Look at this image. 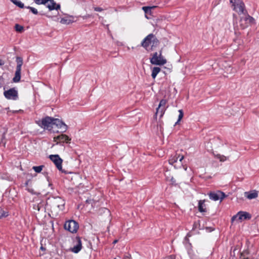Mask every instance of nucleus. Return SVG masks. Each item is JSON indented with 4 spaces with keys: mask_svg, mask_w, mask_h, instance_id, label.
Listing matches in <instances>:
<instances>
[{
    "mask_svg": "<svg viewBox=\"0 0 259 259\" xmlns=\"http://www.w3.org/2000/svg\"><path fill=\"white\" fill-rule=\"evenodd\" d=\"M65 202L60 197H56L50 200V205L52 212L57 213L64 208Z\"/></svg>",
    "mask_w": 259,
    "mask_h": 259,
    "instance_id": "1",
    "label": "nucleus"
},
{
    "mask_svg": "<svg viewBox=\"0 0 259 259\" xmlns=\"http://www.w3.org/2000/svg\"><path fill=\"white\" fill-rule=\"evenodd\" d=\"M150 63L154 65H163L166 63V60L162 56V51H160L159 54L157 52L153 54L150 58Z\"/></svg>",
    "mask_w": 259,
    "mask_h": 259,
    "instance_id": "2",
    "label": "nucleus"
},
{
    "mask_svg": "<svg viewBox=\"0 0 259 259\" xmlns=\"http://www.w3.org/2000/svg\"><path fill=\"white\" fill-rule=\"evenodd\" d=\"M230 3L232 4L233 10L239 14H245V5L241 0H230Z\"/></svg>",
    "mask_w": 259,
    "mask_h": 259,
    "instance_id": "3",
    "label": "nucleus"
},
{
    "mask_svg": "<svg viewBox=\"0 0 259 259\" xmlns=\"http://www.w3.org/2000/svg\"><path fill=\"white\" fill-rule=\"evenodd\" d=\"M57 168L62 172L71 174L73 170L71 163H55Z\"/></svg>",
    "mask_w": 259,
    "mask_h": 259,
    "instance_id": "4",
    "label": "nucleus"
},
{
    "mask_svg": "<svg viewBox=\"0 0 259 259\" xmlns=\"http://www.w3.org/2000/svg\"><path fill=\"white\" fill-rule=\"evenodd\" d=\"M54 120V118L47 116L42 119L40 125L45 129L51 130L53 127Z\"/></svg>",
    "mask_w": 259,
    "mask_h": 259,
    "instance_id": "5",
    "label": "nucleus"
},
{
    "mask_svg": "<svg viewBox=\"0 0 259 259\" xmlns=\"http://www.w3.org/2000/svg\"><path fill=\"white\" fill-rule=\"evenodd\" d=\"M166 100L164 99L161 100L159 104L158 107L156 108V112L155 114V117L156 118L158 115H159V117L161 118L164 115L166 110Z\"/></svg>",
    "mask_w": 259,
    "mask_h": 259,
    "instance_id": "6",
    "label": "nucleus"
},
{
    "mask_svg": "<svg viewBox=\"0 0 259 259\" xmlns=\"http://www.w3.org/2000/svg\"><path fill=\"white\" fill-rule=\"evenodd\" d=\"M4 96L8 100H16L18 98V91L15 88H11L4 93Z\"/></svg>",
    "mask_w": 259,
    "mask_h": 259,
    "instance_id": "7",
    "label": "nucleus"
},
{
    "mask_svg": "<svg viewBox=\"0 0 259 259\" xmlns=\"http://www.w3.org/2000/svg\"><path fill=\"white\" fill-rule=\"evenodd\" d=\"M64 228L71 233H75L78 229V225L75 221L70 220L65 223Z\"/></svg>",
    "mask_w": 259,
    "mask_h": 259,
    "instance_id": "8",
    "label": "nucleus"
},
{
    "mask_svg": "<svg viewBox=\"0 0 259 259\" xmlns=\"http://www.w3.org/2000/svg\"><path fill=\"white\" fill-rule=\"evenodd\" d=\"M251 218V215L245 211H239L238 212L237 214L235 215H234L231 221L232 222H233L235 221L236 219H238L239 221H242L243 220H246V219H250Z\"/></svg>",
    "mask_w": 259,
    "mask_h": 259,
    "instance_id": "9",
    "label": "nucleus"
},
{
    "mask_svg": "<svg viewBox=\"0 0 259 259\" xmlns=\"http://www.w3.org/2000/svg\"><path fill=\"white\" fill-rule=\"evenodd\" d=\"M254 21L253 17L247 15L245 17L241 18L240 20V26L242 29H244L248 26V24L253 23Z\"/></svg>",
    "mask_w": 259,
    "mask_h": 259,
    "instance_id": "10",
    "label": "nucleus"
},
{
    "mask_svg": "<svg viewBox=\"0 0 259 259\" xmlns=\"http://www.w3.org/2000/svg\"><path fill=\"white\" fill-rule=\"evenodd\" d=\"M209 196L210 198L214 201H217L219 200L222 201L226 197L225 193L220 191H218L215 193L210 192Z\"/></svg>",
    "mask_w": 259,
    "mask_h": 259,
    "instance_id": "11",
    "label": "nucleus"
},
{
    "mask_svg": "<svg viewBox=\"0 0 259 259\" xmlns=\"http://www.w3.org/2000/svg\"><path fill=\"white\" fill-rule=\"evenodd\" d=\"M154 37V34L150 33L142 41L141 46H142L145 49H147L149 45L152 42V39Z\"/></svg>",
    "mask_w": 259,
    "mask_h": 259,
    "instance_id": "12",
    "label": "nucleus"
},
{
    "mask_svg": "<svg viewBox=\"0 0 259 259\" xmlns=\"http://www.w3.org/2000/svg\"><path fill=\"white\" fill-rule=\"evenodd\" d=\"M54 125H55L58 128L61 130V132H65L67 129V125L62 121L57 118H54Z\"/></svg>",
    "mask_w": 259,
    "mask_h": 259,
    "instance_id": "13",
    "label": "nucleus"
},
{
    "mask_svg": "<svg viewBox=\"0 0 259 259\" xmlns=\"http://www.w3.org/2000/svg\"><path fill=\"white\" fill-rule=\"evenodd\" d=\"M71 139L69 138L67 135L61 134L57 137H54V141L56 142L57 143H69Z\"/></svg>",
    "mask_w": 259,
    "mask_h": 259,
    "instance_id": "14",
    "label": "nucleus"
},
{
    "mask_svg": "<svg viewBox=\"0 0 259 259\" xmlns=\"http://www.w3.org/2000/svg\"><path fill=\"white\" fill-rule=\"evenodd\" d=\"M75 244L73 247L71 248V250L74 253H78L81 249L82 245L81 240L79 237H77L74 240Z\"/></svg>",
    "mask_w": 259,
    "mask_h": 259,
    "instance_id": "15",
    "label": "nucleus"
},
{
    "mask_svg": "<svg viewBox=\"0 0 259 259\" xmlns=\"http://www.w3.org/2000/svg\"><path fill=\"white\" fill-rule=\"evenodd\" d=\"M46 7L49 9V11L58 10L61 8L60 5L57 4L54 0H49Z\"/></svg>",
    "mask_w": 259,
    "mask_h": 259,
    "instance_id": "16",
    "label": "nucleus"
},
{
    "mask_svg": "<svg viewBox=\"0 0 259 259\" xmlns=\"http://www.w3.org/2000/svg\"><path fill=\"white\" fill-rule=\"evenodd\" d=\"M46 203L45 202H40L37 204H35L33 206V208L36 210L38 212L44 213L46 211Z\"/></svg>",
    "mask_w": 259,
    "mask_h": 259,
    "instance_id": "17",
    "label": "nucleus"
},
{
    "mask_svg": "<svg viewBox=\"0 0 259 259\" xmlns=\"http://www.w3.org/2000/svg\"><path fill=\"white\" fill-rule=\"evenodd\" d=\"M244 195L247 198L250 200L257 198L258 196V192L256 190L246 192L244 193Z\"/></svg>",
    "mask_w": 259,
    "mask_h": 259,
    "instance_id": "18",
    "label": "nucleus"
},
{
    "mask_svg": "<svg viewBox=\"0 0 259 259\" xmlns=\"http://www.w3.org/2000/svg\"><path fill=\"white\" fill-rule=\"evenodd\" d=\"M73 22L72 16H66L61 19L60 23L63 24H69Z\"/></svg>",
    "mask_w": 259,
    "mask_h": 259,
    "instance_id": "19",
    "label": "nucleus"
},
{
    "mask_svg": "<svg viewBox=\"0 0 259 259\" xmlns=\"http://www.w3.org/2000/svg\"><path fill=\"white\" fill-rule=\"evenodd\" d=\"M21 69L16 68L15 76L13 78V81L14 82H18L20 81L21 79Z\"/></svg>",
    "mask_w": 259,
    "mask_h": 259,
    "instance_id": "20",
    "label": "nucleus"
},
{
    "mask_svg": "<svg viewBox=\"0 0 259 259\" xmlns=\"http://www.w3.org/2000/svg\"><path fill=\"white\" fill-rule=\"evenodd\" d=\"M50 159L52 162H62V159L60 157L59 155L55 154V155H50L49 156Z\"/></svg>",
    "mask_w": 259,
    "mask_h": 259,
    "instance_id": "21",
    "label": "nucleus"
},
{
    "mask_svg": "<svg viewBox=\"0 0 259 259\" xmlns=\"http://www.w3.org/2000/svg\"><path fill=\"white\" fill-rule=\"evenodd\" d=\"M183 159V155H178L177 153H176L175 155L172 157V159L170 160L169 162H177L178 160H179L180 162H181Z\"/></svg>",
    "mask_w": 259,
    "mask_h": 259,
    "instance_id": "22",
    "label": "nucleus"
},
{
    "mask_svg": "<svg viewBox=\"0 0 259 259\" xmlns=\"http://www.w3.org/2000/svg\"><path fill=\"white\" fill-rule=\"evenodd\" d=\"M16 61L17 63L16 68L21 69V67L23 63V60L22 58L20 57H17Z\"/></svg>",
    "mask_w": 259,
    "mask_h": 259,
    "instance_id": "23",
    "label": "nucleus"
},
{
    "mask_svg": "<svg viewBox=\"0 0 259 259\" xmlns=\"http://www.w3.org/2000/svg\"><path fill=\"white\" fill-rule=\"evenodd\" d=\"M161 69L158 67H154L152 69V72L151 74L152 77L153 79H155L158 74V73L160 71Z\"/></svg>",
    "mask_w": 259,
    "mask_h": 259,
    "instance_id": "24",
    "label": "nucleus"
},
{
    "mask_svg": "<svg viewBox=\"0 0 259 259\" xmlns=\"http://www.w3.org/2000/svg\"><path fill=\"white\" fill-rule=\"evenodd\" d=\"M205 200H200L198 203V209L200 212H205L206 209L203 208Z\"/></svg>",
    "mask_w": 259,
    "mask_h": 259,
    "instance_id": "25",
    "label": "nucleus"
},
{
    "mask_svg": "<svg viewBox=\"0 0 259 259\" xmlns=\"http://www.w3.org/2000/svg\"><path fill=\"white\" fill-rule=\"evenodd\" d=\"M11 1L15 5L18 6L20 8H24V4L22 3L21 1L19 0H11Z\"/></svg>",
    "mask_w": 259,
    "mask_h": 259,
    "instance_id": "26",
    "label": "nucleus"
},
{
    "mask_svg": "<svg viewBox=\"0 0 259 259\" xmlns=\"http://www.w3.org/2000/svg\"><path fill=\"white\" fill-rule=\"evenodd\" d=\"M216 157L220 160V161L221 162H224L225 161H227V160H231V159H230L229 158V157H226V156H225L224 155H221L220 154H217L216 155Z\"/></svg>",
    "mask_w": 259,
    "mask_h": 259,
    "instance_id": "27",
    "label": "nucleus"
},
{
    "mask_svg": "<svg viewBox=\"0 0 259 259\" xmlns=\"http://www.w3.org/2000/svg\"><path fill=\"white\" fill-rule=\"evenodd\" d=\"M159 42L158 39L156 38L155 35H154V37L152 39V42L151 44L152 47H156L158 44Z\"/></svg>",
    "mask_w": 259,
    "mask_h": 259,
    "instance_id": "28",
    "label": "nucleus"
},
{
    "mask_svg": "<svg viewBox=\"0 0 259 259\" xmlns=\"http://www.w3.org/2000/svg\"><path fill=\"white\" fill-rule=\"evenodd\" d=\"M154 8V7H143L142 8L143 10L146 14H150L151 13V9Z\"/></svg>",
    "mask_w": 259,
    "mask_h": 259,
    "instance_id": "29",
    "label": "nucleus"
},
{
    "mask_svg": "<svg viewBox=\"0 0 259 259\" xmlns=\"http://www.w3.org/2000/svg\"><path fill=\"white\" fill-rule=\"evenodd\" d=\"M102 210L103 212V213L105 214V215L107 217L108 220H110V212L109 210L107 208H103L102 209Z\"/></svg>",
    "mask_w": 259,
    "mask_h": 259,
    "instance_id": "30",
    "label": "nucleus"
},
{
    "mask_svg": "<svg viewBox=\"0 0 259 259\" xmlns=\"http://www.w3.org/2000/svg\"><path fill=\"white\" fill-rule=\"evenodd\" d=\"M49 0H34L35 4L37 5H46Z\"/></svg>",
    "mask_w": 259,
    "mask_h": 259,
    "instance_id": "31",
    "label": "nucleus"
},
{
    "mask_svg": "<svg viewBox=\"0 0 259 259\" xmlns=\"http://www.w3.org/2000/svg\"><path fill=\"white\" fill-rule=\"evenodd\" d=\"M179 117H178V119L177 121L175 123V125L178 124L179 122V121H180V120L182 119V118H183V117L184 116L183 111L182 109H180L179 110Z\"/></svg>",
    "mask_w": 259,
    "mask_h": 259,
    "instance_id": "32",
    "label": "nucleus"
},
{
    "mask_svg": "<svg viewBox=\"0 0 259 259\" xmlns=\"http://www.w3.org/2000/svg\"><path fill=\"white\" fill-rule=\"evenodd\" d=\"M44 167V166L42 165L38 166H33L32 168L36 172H40L42 170Z\"/></svg>",
    "mask_w": 259,
    "mask_h": 259,
    "instance_id": "33",
    "label": "nucleus"
},
{
    "mask_svg": "<svg viewBox=\"0 0 259 259\" xmlns=\"http://www.w3.org/2000/svg\"><path fill=\"white\" fill-rule=\"evenodd\" d=\"M27 9H28L30 10V11L34 14L35 15H37L38 14V11L37 10L33 8V7H30V6H28V7H25Z\"/></svg>",
    "mask_w": 259,
    "mask_h": 259,
    "instance_id": "34",
    "label": "nucleus"
},
{
    "mask_svg": "<svg viewBox=\"0 0 259 259\" xmlns=\"http://www.w3.org/2000/svg\"><path fill=\"white\" fill-rule=\"evenodd\" d=\"M15 28L16 30L18 32H21L23 29V26H22L18 24H16L15 25Z\"/></svg>",
    "mask_w": 259,
    "mask_h": 259,
    "instance_id": "35",
    "label": "nucleus"
},
{
    "mask_svg": "<svg viewBox=\"0 0 259 259\" xmlns=\"http://www.w3.org/2000/svg\"><path fill=\"white\" fill-rule=\"evenodd\" d=\"M94 10L97 12H101L103 11V9L100 7H95Z\"/></svg>",
    "mask_w": 259,
    "mask_h": 259,
    "instance_id": "36",
    "label": "nucleus"
},
{
    "mask_svg": "<svg viewBox=\"0 0 259 259\" xmlns=\"http://www.w3.org/2000/svg\"><path fill=\"white\" fill-rule=\"evenodd\" d=\"M8 215V213L4 212V211L2 212L1 214L0 215V218L2 217H7Z\"/></svg>",
    "mask_w": 259,
    "mask_h": 259,
    "instance_id": "37",
    "label": "nucleus"
},
{
    "mask_svg": "<svg viewBox=\"0 0 259 259\" xmlns=\"http://www.w3.org/2000/svg\"><path fill=\"white\" fill-rule=\"evenodd\" d=\"M170 181L171 182V184L172 185H176V181L174 179L173 177H171V178L170 180Z\"/></svg>",
    "mask_w": 259,
    "mask_h": 259,
    "instance_id": "38",
    "label": "nucleus"
},
{
    "mask_svg": "<svg viewBox=\"0 0 259 259\" xmlns=\"http://www.w3.org/2000/svg\"><path fill=\"white\" fill-rule=\"evenodd\" d=\"M94 202V201L93 200H91V199L87 200H86V203H87L91 204L92 205H93V203Z\"/></svg>",
    "mask_w": 259,
    "mask_h": 259,
    "instance_id": "39",
    "label": "nucleus"
},
{
    "mask_svg": "<svg viewBox=\"0 0 259 259\" xmlns=\"http://www.w3.org/2000/svg\"><path fill=\"white\" fill-rule=\"evenodd\" d=\"M4 82V78L2 76H0V88L2 87V83Z\"/></svg>",
    "mask_w": 259,
    "mask_h": 259,
    "instance_id": "40",
    "label": "nucleus"
},
{
    "mask_svg": "<svg viewBox=\"0 0 259 259\" xmlns=\"http://www.w3.org/2000/svg\"><path fill=\"white\" fill-rule=\"evenodd\" d=\"M124 259H131V255L130 254H128L124 256Z\"/></svg>",
    "mask_w": 259,
    "mask_h": 259,
    "instance_id": "41",
    "label": "nucleus"
},
{
    "mask_svg": "<svg viewBox=\"0 0 259 259\" xmlns=\"http://www.w3.org/2000/svg\"><path fill=\"white\" fill-rule=\"evenodd\" d=\"M4 64V63L2 62V61L1 60H0V66L3 65Z\"/></svg>",
    "mask_w": 259,
    "mask_h": 259,
    "instance_id": "42",
    "label": "nucleus"
},
{
    "mask_svg": "<svg viewBox=\"0 0 259 259\" xmlns=\"http://www.w3.org/2000/svg\"><path fill=\"white\" fill-rule=\"evenodd\" d=\"M117 242H118V240H115L113 241V244H115V243H116Z\"/></svg>",
    "mask_w": 259,
    "mask_h": 259,
    "instance_id": "43",
    "label": "nucleus"
},
{
    "mask_svg": "<svg viewBox=\"0 0 259 259\" xmlns=\"http://www.w3.org/2000/svg\"><path fill=\"white\" fill-rule=\"evenodd\" d=\"M183 167L185 170L187 169V167H185V166H183Z\"/></svg>",
    "mask_w": 259,
    "mask_h": 259,
    "instance_id": "44",
    "label": "nucleus"
},
{
    "mask_svg": "<svg viewBox=\"0 0 259 259\" xmlns=\"http://www.w3.org/2000/svg\"><path fill=\"white\" fill-rule=\"evenodd\" d=\"M256 259H259V255L257 256V257L256 258Z\"/></svg>",
    "mask_w": 259,
    "mask_h": 259,
    "instance_id": "45",
    "label": "nucleus"
}]
</instances>
